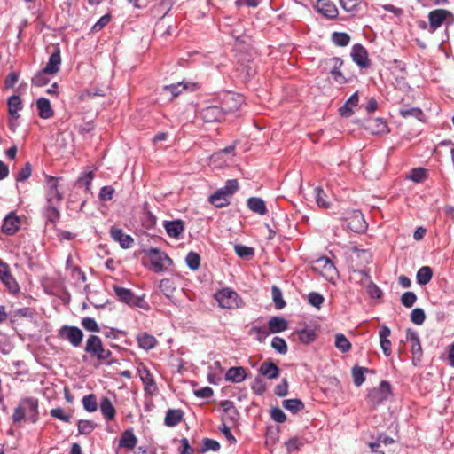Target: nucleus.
I'll list each match as a JSON object with an SVG mask.
<instances>
[{
	"mask_svg": "<svg viewBox=\"0 0 454 454\" xmlns=\"http://www.w3.org/2000/svg\"><path fill=\"white\" fill-rule=\"evenodd\" d=\"M426 319L425 311L420 308H415L411 313V321L418 325H421Z\"/></svg>",
	"mask_w": 454,
	"mask_h": 454,
	"instance_id": "052dcab7",
	"label": "nucleus"
},
{
	"mask_svg": "<svg viewBox=\"0 0 454 454\" xmlns=\"http://www.w3.org/2000/svg\"><path fill=\"white\" fill-rule=\"evenodd\" d=\"M45 179L47 203H61L63 194L59 190V178L46 175Z\"/></svg>",
	"mask_w": 454,
	"mask_h": 454,
	"instance_id": "0eeeda50",
	"label": "nucleus"
},
{
	"mask_svg": "<svg viewBox=\"0 0 454 454\" xmlns=\"http://www.w3.org/2000/svg\"><path fill=\"white\" fill-rule=\"evenodd\" d=\"M234 251L237 255L240 258L249 260L253 258L254 254V250L253 247H247L241 244H237L234 246Z\"/></svg>",
	"mask_w": 454,
	"mask_h": 454,
	"instance_id": "ea45409f",
	"label": "nucleus"
},
{
	"mask_svg": "<svg viewBox=\"0 0 454 454\" xmlns=\"http://www.w3.org/2000/svg\"><path fill=\"white\" fill-rule=\"evenodd\" d=\"M60 203H47L45 207V217L51 223H57L60 218V212L59 210Z\"/></svg>",
	"mask_w": 454,
	"mask_h": 454,
	"instance_id": "72a5a7b5",
	"label": "nucleus"
},
{
	"mask_svg": "<svg viewBox=\"0 0 454 454\" xmlns=\"http://www.w3.org/2000/svg\"><path fill=\"white\" fill-rule=\"evenodd\" d=\"M25 419L31 423H35L39 419L38 400L36 398H22L19 405L14 409L12 414L14 423H20Z\"/></svg>",
	"mask_w": 454,
	"mask_h": 454,
	"instance_id": "f257e3e1",
	"label": "nucleus"
},
{
	"mask_svg": "<svg viewBox=\"0 0 454 454\" xmlns=\"http://www.w3.org/2000/svg\"><path fill=\"white\" fill-rule=\"evenodd\" d=\"M227 110L217 106H208L201 109L200 115L204 122H220L224 120Z\"/></svg>",
	"mask_w": 454,
	"mask_h": 454,
	"instance_id": "1a4fd4ad",
	"label": "nucleus"
},
{
	"mask_svg": "<svg viewBox=\"0 0 454 454\" xmlns=\"http://www.w3.org/2000/svg\"><path fill=\"white\" fill-rule=\"evenodd\" d=\"M347 227L354 232H363L367 228L364 215L359 210H351L347 213Z\"/></svg>",
	"mask_w": 454,
	"mask_h": 454,
	"instance_id": "6e6552de",
	"label": "nucleus"
},
{
	"mask_svg": "<svg viewBox=\"0 0 454 454\" xmlns=\"http://www.w3.org/2000/svg\"><path fill=\"white\" fill-rule=\"evenodd\" d=\"M159 287L168 299L172 298L176 291V285L174 281L170 278L162 279L160 283Z\"/></svg>",
	"mask_w": 454,
	"mask_h": 454,
	"instance_id": "4c0bfd02",
	"label": "nucleus"
},
{
	"mask_svg": "<svg viewBox=\"0 0 454 454\" xmlns=\"http://www.w3.org/2000/svg\"><path fill=\"white\" fill-rule=\"evenodd\" d=\"M305 444V440L302 437L294 436L286 442L288 452L298 450Z\"/></svg>",
	"mask_w": 454,
	"mask_h": 454,
	"instance_id": "4d7b16f0",
	"label": "nucleus"
},
{
	"mask_svg": "<svg viewBox=\"0 0 454 454\" xmlns=\"http://www.w3.org/2000/svg\"><path fill=\"white\" fill-rule=\"evenodd\" d=\"M215 299L223 309H233L243 308L245 303L239 294L231 288L225 287L215 294Z\"/></svg>",
	"mask_w": 454,
	"mask_h": 454,
	"instance_id": "7ed1b4c3",
	"label": "nucleus"
},
{
	"mask_svg": "<svg viewBox=\"0 0 454 454\" xmlns=\"http://www.w3.org/2000/svg\"><path fill=\"white\" fill-rule=\"evenodd\" d=\"M110 235L111 238L114 241L118 242L124 249L131 247L134 243L133 238L129 234H125L121 228L112 227L110 230Z\"/></svg>",
	"mask_w": 454,
	"mask_h": 454,
	"instance_id": "f3484780",
	"label": "nucleus"
},
{
	"mask_svg": "<svg viewBox=\"0 0 454 454\" xmlns=\"http://www.w3.org/2000/svg\"><path fill=\"white\" fill-rule=\"evenodd\" d=\"M137 443V438L131 428L125 430L119 440V447L129 450L134 449Z\"/></svg>",
	"mask_w": 454,
	"mask_h": 454,
	"instance_id": "bb28decb",
	"label": "nucleus"
},
{
	"mask_svg": "<svg viewBox=\"0 0 454 454\" xmlns=\"http://www.w3.org/2000/svg\"><path fill=\"white\" fill-rule=\"evenodd\" d=\"M185 262L189 269L197 270L200 265V256L196 252H189L185 257Z\"/></svg>",
	"mask_w": 454,
	"mask_h": 454,
	"instance_id": "a18cd8bd",
	"label": "nucleus"
},
{
	"mask_svg": "<svg viewBox=\"0 0 454 454\" xmlns=\"http://www.w3.org/2000/svg\"><path fill=\"white\" fill-rule=\"evenodd\" d=\"M335 347L342 353H347L351 348V343L343 333L335 335Z\"/></svg>",
	"mask_w": 454,
	"mask_h": 454,
	"instance_id": "58836bf2",
	"label": "nucleus"
},
{
	"mask_svg": "<svg viewBox=\"0 0 454 454\" xmlns=\"http://www.w3.org/2000/svg\"><path fill=\"white\" fill-rule=\"evenodd\" d=\"M61 64L60 50L57 48L50 56L46 66L43 68L50 74H55L59 71Z\"/></svg>",
	"mask_w": 454,
	"mask_h": 454,
	"instance_id": "4be33fe9",
	"label": "nucleus"
},
{
	"mask_svg": "<svg viewBox=\"0 0 454 454\" xmlns=\"http://www.w3.org/2000/svg\"><path fill=\"white\" fill-rule=\"evenodd\" d=\"M283 407L291 411L293 414H296L305 408L303 402L298 398L286 399L282 402Z\"/></svg>",
	"mask_w": 454,
	"mask_h": 454,
	"instance_id": "c9c22d12",
	"label": "nucleus"
},
{
	"mask_svg": "<svg viewBox=\"0 0 454 454\" xmlns=\"http://www.w3.org/2000/svg\"><path fill=\"white\" fill-rule=\"evenodd\" d=\"M202 442H203V446H202L203 452L208 451V450L218 451L221 448L220 443L217 441L213 440V439L204 438Z\"/></svg>",
	"mask_w": 454,
	"mask_h": 454,
	"instance_id": "774afa93",
	"label": "nucleus"
},
{
	"mask_svg": "<svg viewBox=\"0 0 454 454\" xmlns=\"http://www.w3.org/2000/svg\"><path fill=\"white\" fill-rule=\"evenodd\" d=\"M38 114L42 119H49L53 116L54 112L51 108V102L46 98H39L36 101Z\"/></svg>",
	"mask_w": 454,
	"mask_h": 454,
	"instance_id": "cd10ccee",
	"label": "nucleus"
},
{
	"mask_svg": "<svg viewBox=\"0 0 454 454\" xmlns=\"http://www.w3.org/2000/svg\"><path fill=\"white\" fill-rule=\"evenodd\" d=\"M247 207L261 215H264L267 213V207L262 199L259 197H251L247 200Z\"/></svg>",
	"mask_w": 454,
	"mask_h": 454,
	"instance_id": "2f4dec72",
	"label": "nucleus"
},
{
	"mask_svg": "<svg viewBox=\"0 0 454 454\" xmlns=\"http://www.w3.org/2000/svg\"><path fill=\"white\" fill-rule=\"evenodd\" d=\"M298 338L303 344H309L316 339V333L313 329L303 328L297 333Z\"/></svg>",
	"mask_w": 454,
	"mask_h": 454,
	"instance_id": "a19ab883",
	"label": "nucleus"
},
{
	"mask_svg": "<svg viewBox=\"0 0 454 454\" xmlns=\"http://www.w3.org/2000/svg\"><path fill=\"white\" fill-rule=\"evenodd\" d=\"M268 326L270 333H278L288 328V322L283 317L276 316L269 320Z\"/></svg>",
	"mask_w": 454,
	"mask_h": 454,
	"instance_id": "393cba45",
	"label": "nucleus"
},
{
	"mask_svg": "<svg viewBox=\"0 0 454 454\" xmlns=\"http://www.w3.org/2000/svg\"><path fill=\"white\" fill-rule=\"evenodd\" d=\"M353 251L356 253L357 258L360 260V265H368L372 262V254L365 249H358L356 247L353 248Z\"/></svg>",
	"mask_w": 454,
	"mask_h": 454,
	"instance_id": "864d4df0",
	"label": "nucleus"
},
{
	"mask_svg": "<svg viewBox=\"0 0 454 454\" xmlns=\"http://www.w3.org/2000/svg\"><path fill=\"white\" fill-rule=\"evenodd\" d=\"M391 395V385L388 381L382 380L379 387L370 390L367 401L371 407L375 408L385 402Z\"/></svg>",
	"mask_w": 454,
	"mask_h": 454,
	"instance_id": "39448f33",
	"label": "nucleus"
},
{
	"mask_svg": "<svg viewBox=\"0 0 454 454\" xmlns=\"http://www.w3.org/2000/svg\"><path fill=\"white\" fill-rule=\"evenodd\" d=\"M433 277V270L429 266L421 267L416 276L417 283L424 286L430 282Z\"/></svg>",
	"mask_w": 454,
	"mask_h": 454,
	"instance_id": "e433bc0d",
	"label": "nucleus"
},
{
	"mask_svg": "<svg viewBox=\"0 0 454 454\" xmlns=\"http://www.w3.org/2000/svg\"><path fill=\"white\" fill-rule=\"evenodd\" d=\"M0 280L12 292L19 291V285L10 272L9 265L0 259Z\"/></svg>",
	"mask_w": 454,
	"mask_h": 454,
	"instance_id": "9b49d317",
	"label": "nucleus"
},
{
	"mask_svg": "<svg viewBox=\"0 0 454 454\" xmlns=\"http://www.w3.org/2000/svg\"><path fill=\"white\" fill-rule=\"evenodd\" d=\"M367 372L369 370L365 367L355 366L352 369V376L356 387H360L365 381L364 373Z\"/></svg>",
	"mask_w": 454,
	"mask_h": 454,
	"instance_id": "37998d69",
	"label": "nucleus"
},
{
	"mask_svg": "<svg viewBox=\"0 0 454 454\" xmlns=\"http://www.w3.org/2000/svg\"><path fill=\"white\" fill-rule=\"evenodd\" d=\"M114 291L121 301L131 306H139L141 300L130 289L114 286Z\"/></svg>",
	"mask_w": 454,
	"mask_h": 454,
	"instance_id": "4468645a",
	"label": "nucleus"
},
{
	"mask_svg": "<svg viewBox=\"0 0 454 454\" xmlns=\"http://www.w3.org/2000/svg\"><path fill=\"white\" fill-rule=\"evenodd\" d=\"M427 170L423 168H416L411 170L409 178L415 183H421L427 178Z\"/></svg>",
	"mask_w": 454,
	"mask_h": 454,
	"instance_id": "8fccbe9b",
	"label": "nucleus"
},
{
	"mask_svg": "<svg viewBox=\"0 0 454 454\" xmlns=\"http://www.w3.org/2000/svg\"><path fill=\"white\" fill-rule=\"evenodd\" d=\"M225 380L232 383H240L247 378L246 370L242 366L231 367L225 373Z\"/></svg>",
	"mask_w": 454,
	"mask_h": 454,
	"instance_id": "b1692460",
	"label": "nucleus"
},
{
	"mask_svg": "<svg viewBox=\"0 0 454 454\" xmlns=\"http://www.w3.org/2000/svg\"><path fill=\"white\" fill-rule=\"evenodd\" d=\"M138 373L140 380L145 386V393L151 395H155L158 391V387L149 369L145 366H143L138 369Z\"/></svg>",
	"mask_w": 454,
	"mask_h": 454,
	"instance_id": "ddd939ff",
	"label": "nucleus"
},
{
	"mask_svg": "<svg viewBox=\"0 0 454 454\" xmlns=\"http://www.w3.org/2000/svg\"><path fill=\"white\" fill-rule=\"evenodd\" d=\"M316 8L318 12L328 19H335L338 16V9L331 0H317Z\"/></svg>",
	"mask_w": 454,
	"mask_h": 454,
	"instance_id": "6ab92c4d",
	"label": "nucleus"
},
{
	"mask_svg": "<svg viewBox=\"0 0 454 454\" xmlns=\"http://www.w3.org/2000/svg\"><path fill=\"white\" fill-rule=\"evenodd\" d=\"M342 65V59L338 57L325 59L320 62V67L324 70L328 71L329 74H331V75L333 74L339 69H340Z\"/></svg>",
	"mask_w": 454,
	"mask_h": 454,
	"instance_id": "c756f323",
	"label": "nucleus"
},
{
	"mask_svg": "<svg viewBox=\"0 0 454 454\" xmlns=\"http://www.w3.org/2000/svg\"><path fill=\"white\" fill-rule=\"evenodd\" d=\"M137 340L138 346L145 350H150L153 348L157 344L156 338L146 333L137 334Z\"/></svg>",
	"mask_w": 454,
	"mask_h": 454,
	"instance_id": "473e14b6",
	"label": "nucleus"
},
{
	"mask_svg": "<svg viewBox=\"0 0 454 454\" xmlns=\"http://www.w3.org/2000/svg\"><path fill=\"white\" fill-rule=\"evenodd\" d=\"M332 41L337 46L345 47L349 43L350 36L344 32H333L332 34Z\"/></svg>",
	"mask_w": 454,
	"mask_h": 454,
	"instance_id": "79ce46f5",
	"label": "nucleus"
},
{
	"mask_svg": "<svg viewBox=\"0 0 454 454\" xmlns=\"http://www.w3.org/2000/svg\"><path fill=\"white\" fill-rule=\"evenodd\" d=\"M31 174H32V166L29 162H27L18 172V174L16 176V181L17 182H24L25 180L29 178Z\"/></svg>",
	"mask_w": 454,
	"mask_h": 454,
	"instance_id": "e2e57ef3",
	"label": "nucleus"
},
{
	"mask_svg": "<svg viewBox=\"0 0 454 454\" xmlns=\"http://www.w3.org/2000/svg\"><path fill=\"white\" fill-rule=\"evenodd\" d=\"M308 301H309V304L319 309L321 307V305L323 304L325 298L319 293L310 292L308 294Z\"/></svg>",
	"mask_w": 454,
	"mask_h": 454,
	"instance_id": "338daca9",
	"label": "nucleus"
},
{
	"mask_svg": "<svg viewBox=\"0 0 454 454\" xmlns=\"http://www.w3.org/2000/svg\"><path fill=\"white\" fill-rule=\"evenodd\" d=\"M272 300L277 309H282L286 306V301L283 299L281 290L273 286L271 288Z\"/></svg>",
	"mask_w": 454,
	"mask_h": 454,
	"instance_id": "09e8293b",
	"label": "nucleus"
},
{
	"mask_svg": "<svg viewBox=\"0 0 454 454\" xmlns=\"http://www.w3.org/2000/svg\"><path fill=\"white\" fill-rule=\"evenodd\" d=\"M365 288L369 295L373 299H378L382 295L380 288L371 279L365 284Z\"/></svg>",
	"mask_w": 454,
	"mask_h": 454,
	"instance_id": "0e129e2a",
	"label": "nucleus"
},
{
	"mask_svg": "<svg viewBox=\"0 0 454 454\" xmlns=\"http://www.w3.org/2000/svg\"><path fill=\"white\" fill-rule=\"evenodd\" d=\"M365 128L372 134H383L387 131V123L380 118H373L367 120Z\"/></svg>",
	"mask_w": 454,
	"mask_h": 454,
	"instance_id": "a878e982",
	"label": "nucleus"
},
{
	"mask_svg": "<svg viewBox=\"0 0 454 454\" xmlns=\"http://www.w3.org/2000/svg\"><path fill=\"white\" fill-rule=\"evenodd\" d=\"M48 72H44L43 69L38 71L32 78V85L35 87H43L49 83L50 79L47 77Z\"/></svg>",
	"mask_w": 454,
	"mask_h": 454,
	"instance_id": "de8ad7c7",
	"label": "nucleus"
},
{
	"mask_svg": "<svg viewBox=\"0 0 454 454\" xmlns=\"http://www.w3.org/2000/svg\"><path fill=\"white\" fill-rule=\"evenodd\" d=\"M270 331L267 330L265 327H261V326H253L250 330H249V335H255V339L259 341V342H262L264 341V340L266 339L267 336H269L270 334Z\"/></svg>",
	"mask_w": 454,
	"mask_h": 454,
	"instance_id": "13d9d810",
	"label": "nucleus"
},
{
	"mask_svg": "<svg viewBox=\"0 0 454 454\" xmlns=\"http://www.w3.org/2000/svg\"><path fill=\"white\" fill-rule=\"evenodd\" d=\"M58 335L60 339L67 340L73 347H79L83 340L82 331L74 325H65L59 330Z\"/></svg>",
	"mask_w": 454,
	"mask_h": 454,
	"instance_id": "423d86ee",
	"label": "nucleus"
},
{
	"mask_svg": "<svg viewBox=\"0 0 454 454\" xmlns=\"http://www.w3.org/2000/svg\"><path fill=\"white\" fill-rule=\"evenodd\" d=\"M82 405L83 408L89 412L96 411L98 408L96 396L93 394L83 396Z\"/></svg>",
	"mask_w": 454,
	"mask_h": 454,
	"instance_id": "6e6d98bb",
	"label": "nucleus"
},
{
	"mask_svg": "<svg viewBox=\"0 0 454 454\" xmlns=\"http://www.w3.org/2000/svg\"><path fill=\"white\" fill-rule=\"evenodd\" d=\"M81 325L85 330H87L89 332H92V333L100 332V328H99L98 323L92 317H83L81 321Z\"/></svg>",
	"mask_w": 454,
	"mask_h": 454,
	"instance_id": "bf43d9fd",
	"label": "nucleus"
},
{
	"mask_svg": "<svg viewBox=\"0 0 454 454\" xmlns=\"http://www.w3.org/2000/svg\"><path fill=\"white\" fill-rule=\"evenodd\" d=\"M400 114L404 117H414L419 121H422L424 113L418 107L404 108L400 110Z\"/></svg>",
	"mask_w": 454,
	"mask_h": 454,
	"instance_id": "5fc2aeb1",
	"label": "nucleus"
},
{
	"mask_svg": "<svg viewBox=\"0 0 454 454\" xmlns=\"http://www.w3.org/2000/svg\"><path fill=\"white\" fill-rule=\"evenodd\" d=\"M271 348L281 355L286 354L288 350L286 340L278 336H276L272 339Z\"/></svg>",
	"mask_w": 454,
	"mask_h": 454,
	"instance_id": "603ef678",
	"label": "nucleus"
},
{
	"mask_svg": "<svg viewBox=\"0 0 454 454\" xmlns=\"http://www.w3.org/2000/svg\"><path fill=\"white\" fill-rule=\"evenodd\" d=\"M79 434H90L97 427L92 420L81 419L77 423Z\"/></svg>",
	"mask_w": 454,
	"mask_h": 454,
	"instance_id": "49530a36",
	"label": "nucleus"
},
{
	"mask_svg": "<svg viewBox=\"0 0 454 454\" xmlns=\"http://www.w3.org/2000/svg\"><path fill=\"white\" fill-rule=\"evenodd\" d=\"M259 373L269 380H273L279 376L280 369L272 361L266 360L260 365Z\"/></svg>",
	"mask_w": 454,
	"mask_h": 454,
	"instance_id": "aec40b11",
	"label": "nucleus"
},
{
	"mask_svg": "<svg viewBox=\"0 0 454 454\" xmlns=\"http://www.w3.org/2000/svg\"><path fill=\"white\" fill-rule=\"evenodd\" d=\"M100 411L102 414L106 417L107 420H112L115 417V408L114 407L112 402L107 398L104 397L99 404Z\"/></svg>",
	"mask_w": 454,
	"mask_h": 454,
	"instance_id": "f704fd0d",
	"label": "nucleus"
},
{
	"mask_svg": "<svg viewBox=\"0 0 454 454\" xmlns=\"http://www.w3.org/2000/svg\"><path fill=\"white\" fill-rule=\"evenodd\" d=\"M8 105V112L9 114L18 119L20 117L19 111H20L23 107V103L20 96L18 95H12L8 98L7 101Z\"/></svg>",
	"mask_w": 454,
	"mask_h": 454,
	"instance_id": "7c9ffc66",
	"label": "nucleus"
},
{
	"mask_svg": "<svg viewBox=\"0 0 454 454\" xmlns=\"http://www.w3.org/2000/svg\"><path fill=\"white\" fill-rule=\"evenodd\" d=\"M186 89V85H183L182 82H178L176 84L165 85L163 87V90L169 92L172 95V98L177 97L182 90Z\"/></svg>",
	"mask_w": 454,
	"mask_h": 454,
	"instance_id": "69168bd1",
	"label": "nucleus"
},
{
	"mask_svg": "<svg viewBox=\"0 0 454 454\" xmlns=\"http://www.w3.org/2000/svg\"><path fill=\"white\" fill-rule=\"evenodd\" d=\"M350 278L364 286L365 284L371 279V277L366 270H353Z\"/></svg>",
	"mask_w": 454,
	"mask_h": 454,
	"instance_id": "3c124183",
	"label": "nucleus"
},
{
	"mask_svg": "<svg viewBox=\"0 0 454 454\" xmlns=\"http://www.w3.org/2000/svg\"><path fill=\"white\" fill-rule=\"evenodd\" d=\"M237 179H229L223 187L219 188L208 197V201L215 207L222 208L230 204V198L238 191Z\"/></svg>",
	"mask_w": 454,
	"mask_h": 454,
	"instance_id": "f03ea898",
	"label": "nucleus"
},
{
	"mask_svg": "<svg viewBox=\"0 0 454 454\" xmlns=\"http://www.w3.org/2000/svg\"><path fill=\"white\" fill-rule=\"evenodd\" d=\"M20 219L13 213H10L4 219V223L2 225V231L4 233L8 235H12L15 233L20 228Z\"/></svg>",
	"mask_w": 454,
	"mask_h": 454,
	"instance_id": "412c9836",
	"label": "nucleus"
},
{
	"mask_svg": "<svg viewBox=\"0 0 454 454\" xmlns=\"http://www.w3.org/2000/svg\"><path fill=\"white\" fill-rule=\"evenodd\" d=\"M163 226L167 234L176 239H180L182 238L183 232L184 231V223L179 219L174 221H165Z\"/></svg>",
	"mask_w": 454,
	"mask_h": 454,
	"instance_id": "dca6fc26",
	"label": "nucleus"
},
{
	"mask_svg": "<svg viewBox=\"0 0 454 454\" xmlns=\"http://www.w3.org/2000/svg\"><path fill=\"white\" fill-rule=\"evenodd\" d=\"M406 339L411 342V352L413 356L419 360L423 355V350L418 333L409 328L406 331Z\"/></svg>",
	"mask_w": 454,
	"mask_h": 454,
	"instance_id": "a211bd4d",
	"label": "nucleus"
},
{
	"mask_svg": "<svg viewBox=\"0 0 454 454\" xmlns=\"http://www.w3.org/2000/svg\"><path fill=\"white\" fill-rule=\"evenodd\" d=\"M316 202L318 207L323 208H329L330 203L326 200L327 195L321 187L314 189Z\"/></svg>",
	"mask_w": 454,
	"mask_h": 454,
	"instance_id": "c03bdc74",
	"label": "nucleus"
},
{
	"mask_svg": "<svg viewBox=\"0 0 454 454\" xmlns=\"http://www.w3.org/2000/svg\"><path fill=\"white\" fill-rule=\"evenodd\" d=\"M417 301V295L411 291L403 293L401 296V303L406 308H411Z\"/></svg>",
	"mask_w": 454,
	"mask_h": 454,
	"instance_id": "680f3d73",
	"label": "nucleus"
},
{
	"mask_svg": "<svg viewBox=\"0 0 454 454\" xmlns=\"http://www.w3.org/2000/svg\"><path fill=\"white\" fill-rule=\"evenodd\" d=\"M351 57L353 61L360 67L364 68L370 66L368 52L366 49L359 43H356L352 47Z\"/></svg>",
	"mask_w": 454,
	"mask_h": 454,
	"instance_id": "2eb2a0df",
	"label": "nucleus"
},
{
	"mask_svg": "<svg viewBox=\"0 0 454 454\" xmlns=\"http://www.w3.org/2000/svg\"><path fill=\"white\" fill-rule=\"evenodd\" d=\"M358 92L353 93L345 104L339 108V114L342 117H350L354 114V108L358 105Z\"/></svg>",
	"mask_w": 454,
	"mask_h": 454,
	"instance_id": "5701e85b",
	"label": "nucleus"
},
{
	"mask_svg": "<svg viewBox=\"0 0 454 454\" xmlns=\"http://www.w3.org/2000/svg\"><path fill=\"white\" fill-rule=\"evenodd\" d=\"M184 417V412L180 409H169L166 412V416L164 419V424L167 427H173L178 425Z\"/></svg>",
	"mask_w": 454,
	"mask_h": 454,
	"instance_id": "c85d7f7f",
	"label": "nucleus"
},
{
	"mask_svg": "<svg viewBox=\"0 0 454 454\" xmlns=\"http://www.w3.org/2000/svg\"><path fill=\"white\" fill-rule=\"evenodd\" d=\"M145 254L150 258L153 270L155 272H161L167 269L168 266L173 264L171 258L160 248L151 247L145 251Z\"/></svg>",
	"mask_w": 454,
	"mask_h": 454,
	"instance_id": "20e7f679",
	"label": "nucleus"
},
{
	"mask_svg": "<svg viewBox=\"0 0 454 454\" xmlns=\"http://www.w3.org/2000/svg\"><path fill=\"white\" fill-rule=\"evenodd\" d=\"M429 32H435L447 20V18H453V14L445 9H435L428 13Z\"/></svg>",
	"mask_w": 454,
	"mask_h": 454,
	"instance_id": "9d476101",
	"label": "nucleus"
},
{
	"mask_svg": "<svg viewBox=\"0 0 454 454\" xmlns=\"http://www.w3.org/2000/svg\"><path fill=\"white\" fill-rule=\"evenodd\" d=\"M103 342L98 335H90L86 340L84 351L90 357L98 360L103 349Z\"/></svg>",
	"mask_w": 454,
	"mask_h": 454,
	"instance_id": "f8f14e48",
	"label": "nucleus"
}]
</instances>
